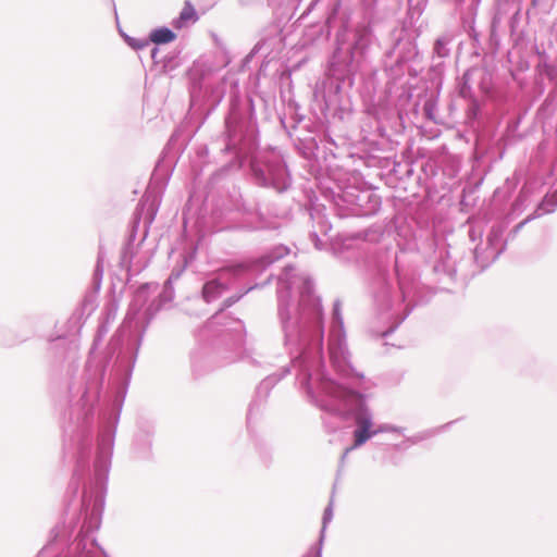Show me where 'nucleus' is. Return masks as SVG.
<instances>
[{"mask_svg": "<svg viewBox=\"0 0 557 557\" xmlns=\"http://www.w3.org/2000/svg\"><path fill=\"white\" fill-rule=\"evenodd\" d=\"M251 410H252V407H250V409H249V412H248V420L250 419Z\"/></svg>", "mask_w": 557, "mask_h": 557, "instance_id": "35", "label": "nucleus"}, {"mask_svg": "<svg viewBox=\"0 0 557 557\" xmlns=\"http://www.w3.org/2000/svg\"><path fill=\"white\" fill-rule=\"evenodd\" d=\"M82 506L85 511V520L77 537L66 546L67 540L74 530V524L64 523L55 525L51 530V539L41 554L58 553L57 557H101V549L89 534L97 531L101 524L104 507V495L100 488L97 491H85Z\"/></svg>", "mask_w": 557, "mask_h": 557, "instance_id": "2", "label": "nucleus"}, {"mask_svg": "<svg viewBox=\"0 0 557 557\" xmlns=\"http://www.w3.org/2000/svg\"><path fill=\"white\" fill-rule=\"evenodd\" d=\"M557 206V202L548 199V198H545L541 203L540 206L537 207V209L535 210V212L531 215H529L527 219H524L522 222H520L516 227H515V231L513 233L517 234L528 222H530L531 220L535 219V218H539L541 216L542 214L544 213H550L555 210Z\"/></svg>", "mask_w": 557, "mask_h": 557, "instance_id": "13", "label": "nucleus"}, {"mask_svg": "<svg viewBox=\"0 0 557 557\" xmlns=\"http://www.w3.org/2000/svg\"><path fill=\"white\" fill-rule=\"evenodd\" d=\"M116 313H117V307L116 306H114L111 309H109V311H108V320L109 319L114 320L115 317H116Z\"/></svg>", "mask_w": 557, "mask_h": 557, "instance_id": "28", "label": "nucleus"}, {"mask_svg": "<svg viewBox=\"0 0 557 557\" xmlns=\"http://www.w3.org/2000/svg\"><path fill=\"white\" fill-rule=\"evenodd\" d=\"M197 21L198 15L195 8L190 1H186L180 15L172 21V25L174 28L181 29L188 26L189 24L196 23Z\"/></svg>", "mask_w": 557, "mask_h": 557, "instance_id": "12", "label": "nucleus"}, {"mask_svg": "<svg viewBox=\"0 0 557 557\" xmlns=\"http://www.w3.org/2000/svg\"><path fill=\"white\" fill-rule=\"evenodd\" d=\"M175 38L176 35L168 27H160L150 33V40L154 44H168Z\"/></svg>", "mask_w": 557, "mask_h": 557, "instance_id": "17", "label": "nucleus"}, {"mask_svg": "<svg viewBox=\"0 0 557 557\" xmlns=\"http://www.w3.org/2000/svg\"><path fill=\"white\" fill-rule=\"evenodd\" d=\"M128 44L134 48V49H137V50H140L143 48H145L147 46V42L143 41V40H139V39H134V38H129L128 39Z\"/></svg>", "mask_w": 557, "mask_h": 557, "instance_id": "26", "label": "nucleus"}, {"mask_svg": "<svg viewBox=\"0 0 557 557\" xmlns=\"http://www.w3.org/2000/svg\"><path fill=\"white\" fill-rule=\"evenodd\" d=\"M150 258H151V255L146 259H141L138 256V251L134 252L129 248H127V250L123 255V261L128 262L129 265L132 268H134V270H136V271H139V270L146 268L150 261Z\"/></svg>", "mask_w": 557, "mask_h": 557, "instance_id": "16", "label": "nucleus"}, {"mask_svg": "<svg viewBox=\"0 0 557 557\" xmlns=\"http://www.w3.org/2000/svg\"><path fill=\"white\" fill-rule=\"evenodd\" d=\"M251 169L260 185L271 186L277 191H283L289 186L290 180L286 166L278 158L267 161L263 166L253 161Z\"/></svg>", "mask_w": 557, "mask_h": 557, "instance_id": "5", "label": "nucleus"}, {"mask_svg": "<svg viewBox=\"0 0 557 557\" xmlns=\"http://www.w3.org/2000/svg\"><path fill=\"white\" fill-rule=\"evenodd\" d=\"M450 37L448 36H442L440 37L435 44H434V53L438 58H446L449 55V48L448 45L450 42Z\"/></svg>", "mask_w": 557, "mask_h": 557, "instance_id": "20", "label": "nucleus"}, {"mask_svg": "<svg viewBox=\"0 0 557 557\" xmlns=\"http://www.w3.org/2000/svg\"><path fill=\"white\" fill-rule=\"evenodd\" d=\"M91 445V440L89 436H84L79 440H77V456H76V468L74 470L73 474V481L72 484H75V492L78 487V481L79 476L82 475L81 472L85 470L87 467V459L88 454Z\"/></svg>", "mask_w": 557, "mask_h": 557, "instance_id": "8", "label": "nucleus"}, {"mask_svg": "<svg viewBox=\"0 0 557 557\" xmlns=\"http://www.w3.org/2000/svg\"><path fill=\"white\" fill-rule=\"evenodd\" d=\"M470 237H471L472 239H474V232H473V231H470Z\"/></svg>", "mask_w": 557, "mask_h": 557, "instance_id": "34", "label": "nucleus"}, {"mask_svg": "<svg viewBox=\"0 0 557 557\" xmlns=\"http://www.w3.org/2000/svg\"><path fill=\"white\" fill-rule=\"evenodd\" d=\"M332 519H333V502L331 500L329 506L325 508L324 515H323V527H322L321 536H320V539H322V541L324 540V532H325L326 525L329 522H331Z\"/></svg>", "mask_w": 557, "mask_h": 557, "instance_id": "22", "label": "nucleus"}, {"mask_svg": "<svg viewBox=\"0 0 557 557\" xmlns=\"http://www.w3.org/2000/svg\"><path fill=\"white\" fill-rule=\"evenodd\" d=\"M107 332H108V329L104 326H101L99 329V333H98V336L95 338L94 345L90 350V355H92L95 352V350L97 349L98 345L101 343V341H102L103 336L107 334Z\"/></svg>", "mask_w": 557, "mask_h": 557, "instance_id": "25", "label": "nucleus"}, {"mask_svg": "<svg viewBox=\"0 0 557 557\" xmlns=\"http://www.w3.org/2000/svg\"><path fill=\"white\" fill-rule=\"evenodd\" d=\"M110 1H111V3H112V4H114V1H113V0H110ZM113 10H114V14H115V16H117V13H116V8H115V5H113Z\"/></svg>", "mask_w": 557, "mask_h": 557, "instance_id": "33", "label": "nucleus"}, {"mask_svg": "<svg viewBox=\"0 0 557 557\" xmlns=\"http://www.w3.org/2000/svg\"><path fill=\"white\" fill-rule=\"evenodd\" d=\"M226 319V314L223 312H220L215 315H213L207 323L206 329L211 330L215 325H226L224 320Z\"/></svg>", "mask_w": 557, "mask_h": 557, "instance_id": "23", "label": "nucleus"}, {"mask_svg": "<svg viewBox=\"0 0 557 557\" xmlns=\"http://www.w3.org/2000/svg\"><path fill=\"white\" fill-rule=\"evenodd\" d=\"M364 200H369L372 203L371 209L366 211L367 214L374 212L380 207V199L375 195H373L369 191H361L357 196L356 205L359 207H362V202Z\"/></svg>", "mask_w": 557, "mask_h": 557, "instance_id": "19", "label": "nucleus"}, {"mask_svg": "<svg viewBox=\"0 0 557 557\" xmlns=\"http://www.w3.org/2000/svg\"><path fill=\"white\" fill-rule=\"evenodd\" d=\"M232 330L242 333L244 331V325L240 321H235V326Z\"/></svg>", "mask_w": 557, "mask_h": 557, "instance_id": "30", "label": "nucleus"}, {"mask_svg": "<svg viewBox=\"0 0 557 557\" xmlns=\"http://www.w3.org/2000/svg\"><path fill=\"white\" fill-rule=\"evenodd\" d=\"M330 228H331L330 225L324 224V225L321 226V232L326 233Z\"/></svg>", "mask_w": 557, "mask_h": 557, "instance_id": "32", "label": "nucleus"}, {"mask_svg": "<svg viewBox=\"0 0 557 557\" xmlns=\"http://www.w3.org/2000/svg\"><path fill=\"white\" fill-rule=\"evenodd\" d=\"M150 285L140 287L135 296L131 310L127 312L122 325L113 335L110 342V349L112 352L121 350L123 354H129L133 358V362L136 360L137 351L140 345V338H138L133 330V320L135 319V312L138 310L146 300L147 289Z\"/></svg>", "mask_w": 557, "mask_h": 557, "instance_id": "4", "label": "nucleus"}, {"mask_svg": "<svg viewBox=\"0 0 557 557\" xmlns=\"http://www.w3.org/2000/svg\"><path fill=\"white\" fill-rule=\"evenodd\" d=\"M475 258H478V248L474 249Z\"/></svg>", "mask_w": 557, "mask_h": 557, "instance_id": "37", "label": "nucleus"}, {"mask_svg": "<svg viewBox=\"0 0 557 557\" xmlns=\"http://www.w3.org/2000/svg\"><path fill=\"white\" fill-rule=\"evenodd\" d=\"M156 52H157V49H153V51H152V53H151V57H152V58H154Z\"/></svg>", "mask_w": 557, "mask_h": 557, "instance_id": "36", "label": "nucleus"}, {"mask_svg": "<svg viewBox=\"0 0 557 557\" xmlns=\"http://www.w3.org/2000/svg\"><path fill=\"white\" fill-rule=\"evenodd\" d=\"M273 383V380L271 377L264 380L261 382L260 386H259V389H268Z\"/></svg>", "mask_w": 557, "mask_h": 557, "instance_id": "27", "label": "nucleus"}, {"mask_svg": "<svg viewBox=\"0 0 557 557\" xmlns=\"http://www.w3.org/2000/svg\"><path fill=\"white\" fill-rule=\"evenodd\" d=\"M373 41L374 35L371 26L358 25L354 30V42L346 49L338 47L333 55L332 64L345 73H355Z\"/></svg>", "mask_w": 557, "mask_h": 557, "instance_id": "3", "label": "nucleus"}, {"mask_svg": "<svg viewBox=\"0 0 557 557\" xmlns=\"http://www.w3.org/2000/svg\"><path fill=\"white\" fill-rule=\"evenodd\" d=\"M289 253V249L283 245L274 247L269 253L262 256L257 261L250 264V268L253 269H264L273 262L282 259L283 257Z\"/></svg>", "mask_w": 557, "mask_h": 557, "instance_id": "10", "label": "nucleus"}, {"mask_svg": "<svg viewBox=\"0 0 557 557\" xmlns=\"http://www.w3.org/2000/svg\"><path fill=\"white\" fill-rule=\"evenodd\" d=\"M323 541L320 539L319 544L312 548L304 557H322Z\"/></svg>", "mask_w": 557, "mask_h": 557, "instance_id": "24", "label": "nucleus"}, {"mask_svg": "<svg viewBox=\"0 0 557 557\" xmlns=\"http://www.w3.org/2000/svg\"><path fill=\"white\" fill-rule=\"evenodd\" d=\"M277 315L284 335V346L294 357L297 380L322 411L347 420L355 419L354 444L346 454L366 444L379 433L400 432L391 424L373 429V418L359 392L364 376L355 371L348 360L341 302L333 307L329 335V354L338 380L321 369L324 337L321 300L313 293L311 278L304 272L286 267L277 282Z\"/></svg>", "mask_w": 557, "mask_h": 557, "instance_id": "1", "label": "nucleus"}, {"mask_svg": "<svg viewBox=\"0 0 557 557\" xmlns=\"http://www.w3.org/2000/svg\"><path fill=\"white\" fill-rule=\"evenodd\" d=\"M113 443L114 434L111 431H106L99 435L97 457L94 465L99 483L109 471Z\"/></svg>", "mask_w": 557, "mask_h": 557, "instance_id": "7", "label": "nucleus"}, {"mask_svg": "<svg viewBox=\"0 0 557 557\" xmlns=\"http://www.w3.org/2000/svg\"><path fill=\"white\" fill-rule=\"evenodd\" d=\"M503 232H504L503 227L497 225V226H493L488 233L487 244H488V248L492 249L491 255H492L493 259H496L502 253V251L504 249V248H500L498 250L495 249L502 239Z\"/></svg>", "mask_w": 557, "mask_h": 557, "instance_id": "15", "label": "nucleus"}, {"mask_svg": "<svg viewBox=\"0 0 557 557\" xmlns=\"http://www.w3.org/2000/svg\"><path fill=\"white\" fill-rule=\"evenodd\" d=\"M324 425H325V428H326V430H327L329 432H334V431H336V430H337V428H338V425H329V423L326 422V420H324Z\"/></svg>", "mask_w": 557, "mask_h": 557, "instance_id": "31", "label": "nucleus"}, {"mask_svg": "<svg viewBox=\"0 0 557 557\" xmlns=\"http://www.w3.org/2000/svg\"><path fill=\"white\" fill-rule=\"evenodd\" d=\"M377 309L380 311V314H382L381 319H384L385 318L384 315L386 314V319L395 321V324H394L393 327H391L387 331L382 332L381 336H383V337H385L389 333H392L406 319V317L409 314V311H406L405 314L401 315L399 307H397V313L398 314H395L394 317L392 315L393 311L381 310L379 307H377Z\"/></svg>", "mask_w": 557, "mask_h": 557, "instance_id": "18", "label": "nucleus"}, {"mask_svg": "<svg viewBox=\"0 0 557 557\" xmlns=\"http://www.w3.org/2000/svg\"><path fill=\"white\" fill-rule=\"evenodd\" d=\"M312 242L314 243V246L317 249H321L320 239L318 238L317 233L311 234Z\"/></svg>", "mask_w": 557, "mask_h": 557, "instance_id": "29", "label": "nucleus"}, {"mask_svg": "<svg viewBox=\"0 0 557 557\" xmlns=\"http://www.w3.org/2000/svg\"><path fill=\"white\" fill-rule=\"evenodd\" d=\"M248 267L236 264L221 269L216 277L208 281L202 288V297L207 302L215 300L227 288L231 277L242 275Z\"/></svg>", "mask_w": 557, "mask_h": 557, "instance_id": "6", "label": "nucleus"}, {"mask_svg": "<svg viewBox=\"0 0 557 557\" xmlns=\"http://www.w3.org/2000/svg\"><path fill=\"white\" fill-rule=\"evenodd\" d=\"M376 306L381 310L393 311L394 317L397 313V307L401 306L400 297L398 294L392 296V288L388 285H384L375 296Z\"/></svg>", "mask_w": 557, "mask_h": 557, "instance_id": "9", "label": "nucleus"}, {"mask_svg": "<svg viewBox=\"0 0 557 557\" xmlns=\"http://www.w3.org/2000/svg\"><path fill=\"white\" fill-rule=\"evenodd\" d=\"M191 369L196 376H201L213 369L212 360L202 350H195L191 354Z\"/></svg>", "mask_w": 557, "mask_h": 557, "instance_id": "11", "label": "nucleus"}, {"mask_svg": "<svg viewBox=\"0 0 557 557\" xmlns=\"http://www.w3.org/2000/svg\"><path fill=\"white\" fill-rule=\"evenodd\" d=\"M95 309V304H94V300L91 298H85L81 305V308L78 309L81 312L77 313L75 312L73 314V317L70 319V321H74L75 323L77 324H81V318L83 315V313L88 310L90 313L92 310Z\"/></svg>", "mask_w": 557, "mask_h": 557, "instance_id": "21", "label": "nucleus"}, {"mask_svg": "<svg viewBox=\"0 0 557 557\" xmlns=\"http://www.w3.org/2000/svg\"><path fill=\"white\" fill-rule=\"evenodd\" d=\"M141 214L144 215L145 223L151 224L154 220L156 213L159 208V201L157 198L149 199L148 195H145L141 200Z\"/></svg>", "mask_w": 557, "mask_h": 557, "instance_id": "14", "label": "nucleus"}]
</instances>
